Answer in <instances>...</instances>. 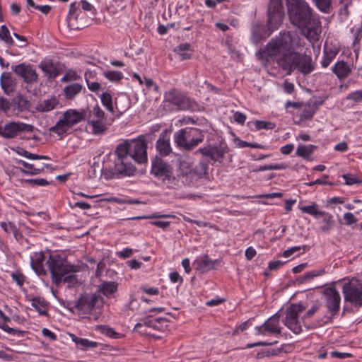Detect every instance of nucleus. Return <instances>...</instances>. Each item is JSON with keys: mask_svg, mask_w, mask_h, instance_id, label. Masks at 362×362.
Returning <instances> with one entry per match:
<instances>
[{"mask_svg": "<svg viewBox=\"0 0 362 362\" xmlns=\"http://www.w3.org/2000/svg\"><path fill=\"white\" fill-rule=\"evenodd\" d=\"M12 69L18 76L23 78L25 83H34L37 81L38 76L31 65L22 63Z\"/></svg>", "mask_w": 362, "mask_h": 362, "instance_id": "nucleus-15", "label": "nucleus"}, {"mask_svg": "<svg viewBox=\"0 0 362 362\" xmlns=\"http://www.w3.org/2000/svg\"><path fill=\"white\" fill-rule=\"evenodd\" d=\"M39 67L49 78H54L59 74V69L50 60H44L41 62L39 64Z\"/></svg>", "mask_w": 362, "mask_h": 362, "instance_id": "nucleus-24", "label": "nucleus"}, {"mask_svg": "<svg viewBox=\"0 0 362 362\" xmlns=\"http://www.w3.org/2000/svg\"><path fill=\"white\" fill-rule=\"evenodd\" d=\"M182 60H185L191 58L192 52L190 51V45L188 43L181 44L175 49Z\"/></svg>", "mask_w": 362, "mask_h": 362, "instance_id": "nucleus-38", "label": "nucleus"}, {"mask_svg": "<svg viewBox=\"0 0 362 362\" xmlns=\"http://www.w3.org/2000/svg\"><path fill=\"white\" fill-rule=\"evenodd\" d=\"M302 46L300 37L295 32H281L273 38L264 49L259 50L256 56L264 60L267 56L276 57L277 64L285 71L290 73L297 69L303 74H308L313 70L311 57L293 51L294 47Z\"/></svg>", "mask_w": 362, "mask_h": 362, "instance_id": "nucleus-1", "label": "nucleus"}, {"mask_svg": "<svg viewBox=\"0 0 362 362\" xmlns=\"http://www.w3.org/2000/svg\"><path fill=\"white\" fill-rule=\"evenodd\" d=\"M208 171V163L200 161L194 165L189 158H180L177 161L176 175L171 179L172 189L181 188L182 186H194Z\"/></svg>", "mask_w": 362, "mask_h": 362, "instance_id": "nucleus-4", "label": "nucleus"}, {"mask_svg": "<svg viewBox=\"0 0 362 362\" xmlns=\"http://www.w3.org/2000/svg\"><path fill=\"white\" fill-rule=\"evenodd\" d=\"M46 264L50 272L52 282L58 286L62 282L63 276L69 273H76L80 271V267L72 265L59 255H49Z\"/></svg>", "mask_w": 362, "mask_h": 362, "instance_id": "nucleus-6", "label": "nucleus"}, {"mask_svg": "<svg viewBox=\"0 0 362 362\" xmlns=\"http://www.w3.org/2000/svg\"><path fill=\"white\" fill-rule=\"evenodd\" d=\"M310 248V247L308 245H304L303 246H295V247H292L286 250H285L284 252V257H289L290 256H291L293 254H294L295 252L299 251L300 249H303V251H307Z\"/></svg>", "mask_w": 362, "mask_h": 362, "instance_id": "nucleus-53", "label": "nucleus"}, {"mask_svg": "<svg viewBox=\"0 0 362 362\" xmlns=\"http://www.w3.org/2000/svg\"><path fill=\"white\" fill-rule=\"evenodd\" d=\"M62 281L66 283L69 288L74 287L79 284L77 276L74 273H69L63 276Z\"/></svg>", "mask_w": 362, "mask_h": 362, "instance_id": "nucleus-48", "label": "nucleus"}, {"mask_svg": "<svg viewBox=\"0 0 362 362\" xmlns=\"http://www.w3.org/2000/svg\"><path fill=\"white\" fill-rule=\"evenodd\" d=\"M173 137L178 148L191 151L204 141V133L197 128L185 127L176 132Z\"/></svg>", "mask_w": 362, "mask_h": 362, "instance_id": "nucleus-7", "label": "nucleus"}, {"mask_svg": "<svg viewBox=\"0 0 362 362\" xmlns=\"http://www.w3.org/2000/svg\"><path fill=\"white\" fill-rule=\"evenodd\" d=\"M130 107V101L124 94L119 95L115 100V107L122 115Z\"/></svg>", "mask_w": 362, "mask_h": 362, "instance_id": "nucleus-28", "label": "nucleus"}, {"mask_svg": "<svg viewBox=\"0 0 362 362\" xmlns=\"http://www.w3.org/2000/svg\"><path fill=\"white\" fill-rule=\"evenodd\" d=\"M299 209L302 212L312 215L315 218H318L323 212V211L318 210V206L315 203L311 205L300 206Z\"/></svg>", "mask_w": 362, "mask_h": 362, "instance_id": "nucleus-40", "label": "nucleus"}, {"mask_svg": "<svg viewBox=\"0 0 362 362\" xmlns=\"http://www.w3.org/2000/svg\"><path fill=\"white\" fill-rule=\"evenodd\" d=\"M269 32L266 35H263L261 34V26L259 25H253L252 27V31H251V40L255 44H258L261 42L263 39L266 38L267 37L269 36L272 32H271L270 30H269Z\"/></svg>", "mask_w": 362, "mask_h": 362, "instance_id": "nucleus-36", "label": "nucleus"}, {"mask_svg": "<svg viewBox=\"0 0 362 362\" xmlns=\"http://www.w3.org/2000/svg\"><path fill=\"white\" fill-rule=\"evenodd\" d=\"M107 119L105 117V112L99 107L98 105H96L93 107V114H92V119Z\"/></svg>", "mask_w": 362, "mask_h": 362, "instance_id": "nucleus-54", "label": "nucleus"}, {"mask_svg": "<svg viewBox=\"0 0 362 362\" xmlns=\"http://www.w3.org/2000/svg\"><path fill=\"white\" fill-rule=\"evenodd\" d=\"M16 163L23 165L25 168H19L18 169L24 174L29 175H36L42 173L45 168H48L49 164H44L39 168H35L33 164L28 163L23 160H18Z\"/></svg>", "mask_w": 362, "mask_h": 362, "instance_id": "nucleus-22", "label": "nucleus"}, {"mask_svg": "<svg viewBox=\"0 0 362 362\" xmlns=\"http://www.w3.org/2000/svg\"><path fill=\"white\" fill-rule=\"evenodd\" d=\"M0 84L4 93L6 95H10L14 92L16 87V79L11 76L9 72H4L1 74Z\"/></svg>", "mask_w": 362, "mask_h": 362, "instance_id": "nucleus-20", "label": "nucleus"}, {"mask_svg": "<svg viewBox=\"0 0 362 362\" xmlns=\"http://www.w3.org/2000/svg\"><path fill=\"white\" fill-rule=\"evenodd\" d=\"M342 177L346 184L349 185L360 182L359 179L352 174H344Z\"/></svg>", "mask_w": 362, "mask_h": 362, "instance_id": "nucleus-57", "label": "nucleus"}, {"mask_svg": "<svg viewBox=\"0 0 362 362\" xmlns=\"http://www.w3.org/2000/svg\"><path fill=\"white\" fill-rule=\"evenodd\" d=\"M304 310L305 307L300 303H293L286 309L284 325L294 334H299L302 331L298 317Z\"/></svg>", "mask_w": 362, "mask_h": 362, "instance_id": "nucleus-12", "label": "nucleus"}, {"mask_svg": "<svg viewBox=\"0 0 362 362\" xmlns=\"http://www.w3.org/2000/svg\"><path fill=\"white\" fill-rule=\"evenodd\" d=\"M337 54V52H336V51L333 52L331 49L329 51H328L325 48V51H324L323 59L322 61V66L325 68L327 67L329 65V64L331 63V62L333 60V59L335 57Z\"/></svg>", "mask_w": 362, "mask_h": 362, "instance_id": "nucleus-46", "label": "nucleus"}, {"mask_svg": "<svg viewBox=\"0 0 362 362\" xmlns=\"http://www.w3.org/2000/svg\"><path fill=\"white\" fill-rule=\"evenodd\" d=\"M91 300H92V308L96 304H98V306L100 307L99 313H100L101 308L103 307V303H104L103 299L102 298L99 297V296H98L95 293V294L92 295Z\"/></svg>", "mask_w": 362, "mask_h": 362, "instance_id": "nucleus-62", "label": "nucleus"}, {"mask_svg": "<svg viewBox=\"0 0 362 362\" xmlns=\"http://www.w3.org/2000/svg\"><path fill=\"white\" fill-rule=\"evenodd\" d=\"M156 148L160 154L168 156L171 152L170 141L165 139L159 138L156 141Z\"/></svg>", "mask_w": 362, "mask_h": 362, "instance_id": "nucleus-37", "label": "nucleus"}, {"mask_svg": "<svg viewBox=\"0 0 362 362\" xmlns=\"http://www.w3.org/2000/svg\"><path fill=\"white\" fill-rule=\"evenodd\" d=\"M147 143L144 136L136 139L125 140L118 144L113 153L114 165L110 172L104 171L103 160L93 163V174L94 177H103L105 180L113 176H131L134 174L136 168L134 163L142 164L147 162Z\"/></svg>", "mask_w": 362, "mask_h": 362, "instance_id": "nucleus-2", "label": "nucleus"}, {"mask_svg": "<svg viewBox=\"0 0 362 362\" xmlns=\"http://www.w3.org/2000/svg\"><path fill=\"white\" fill-rule=\"evenodd\" d=\"M110 126L107 119H92V134L103 135L106 133Z\"/></svg>", "mask_w": 362, "mask_h": 362, "instance_id": "nucleus-26", "label": "nucleus"}, {"mask_svg": "<svg viewBox=\"0 0 362 362\" xmlns=\"http://www.w3.org/2000/svg\"><path fill=\"white\" fill-rule=\"evenodd\" d=\"M153 327L152 329H156V330H161L163 327L162 323H167L168 321L164 318H156L153 319Z\"/></svg>", "mask_w": 362, "mask_h": 362, "instance_id": "nucleus-59", "label": "nucleus"}, {"mask_svg": "<svg viewBox=\"0 0 362 362\" xmlns=\"http://www.w3.org/2000/svg\"><path fill=\"white\" fill-rule=\"evenodd\" d=\"M58 104V100L55 97L40 101L35 107L39 112H47L54 110Z\"/></svg>", "mask_w": 362, "mask_h": 362, "instance_id": "nucleus-27", "label": "nucleus"}, {"mask_svg": "<svg viewBox=\"0 0 362 362\" xmlns=\"http://www.w3.org/2000/svg\"><path fill=\"white\" fill-rule=\"evenodd\" d=\"M320 304L315 303L313 304L311 308L307 311V313L303 316V318H310L312 316L314 315V314L319 310L320 308Z\"/></svg>", "mask_w": 362, "mask_h": 362, "instance_id": "nucleus-63", "label": "nucleus"}, {"mask_svg": "<svg viewBox=\"0 0 362 362\" xmlns=\"http://www.w3.org/2000/svg\"><path fill=\"white\" fill-rule=\"evenodd\" d=\"M254 124L257 130L273 129L275 127V124L274 123L263 120H256L254 122Z\"/></svg>", "mask_w": 362, "mask_h": 362, "instance_id": "nucleus-51", "label": "nucleus"}, {"mask_svg": "<svg viewBox=\"0 0 362 362\" xmlns=\"http://www.w3.org/2000/svg\"><path fill=\"white\" fill-rule=\"evenodd\" d=\"M69 14L74 16L76 20H78L80 17L82 18L83 13L80 8V4L77 2L71 3L69 6Z\"/></svg>", "mask_w": 362, "mask_h": 362, "instance_id": "nucleus-49", "label": "nucleus"}, {"mask_svg": "<svg viewBox=\"0 0 362 362\" xmlns=\"http://www.w3.org/2000/svg\"><path fill=\"white\" fill-rule=\"evenodd\" d=\"M98 96L101 100L103 105L106 108L107 110L113 113L114 112V106L112 104V97L109 93H102L101 94H98Z\"/></svg>", "mask_w": 362, "mask_h": 362, "instance_id": "nucleus-39", "label": "nucleus"}, {"mask_svg": "<svg viewBox=\"0 0 362 362\" xmlns=\"http://www.w3.org/2000/svg\"><path fill=\"white\" fill-rule=\"evenodd\" d=\"M45 255L42 252L35 253L33 257H30L31 267L37 275L46 274V271L43 267Z\"/></svg>", "mask_w": 362, "mask_h": 362, "instance_id": "nucleus-23", "label": "nucleus"}, {"mask_svg": "<svg viewBox=\"0 0 362 362\" xmlns=\"http://www.w3.org/2000/svg\"><path fill=\"white\" fill-rule=\"evenodd\" d=\"M11 109V102L7 98L0 97V110L6 113Z\"/></svg>", "mask_w": 362, "mask_h": 362, "instance_id": "nucleus-56", "label": "nucleus"}, {"mask_svg": "<svg viewBox=\"0 0 362 362\" xmlns=\"http://www.w3.org/2000/svg\"><path fill=\"white\" fill-rule=\"evenodd\" d=\"M316 146L313 144L309 145H299L296 150V155L305 159H308L310 155L316 149Z\"/></svg>", "mask_w": 362, "mask_h": 362, "instance_id": "nucleus-35", "label": "nucleus"}, {"mask_svg": "<svg viewBox=\"0 0 362 362\" xmlns=\"http://www.w3.org/2000/svg\"><path fill=\"white\" fill-rule=\"evenodd\" d=\"M332 71L340 79L347 77L351 72L349 65L344 61L338 62L333 66Z\"/></svg>", "mask_w": 362, "mask_h": 362, "instance_id": "nucleus-29", "label": "nucleus"}, {"mask_svg": "<svg viewBox=\"0 0 362 362\" xmlns=\"http://www.w3.org/2000/svg\"><path fill=\"white\" fill-rule=\"evenodd\" d=\"M344 218L345 220L346 224L347 225H352L356 223V222L358 221L356 217L352 213L350 212L345 213L344 215Z\"/></svg>", "mask_w": 362, "mask_h": 362, "instance_id": "nucleus-60", "label": "nucleus"}, {"mask_svg": "<svg viewBox=\"0 0 362 362\" xmlns=\"http://www.w3.org/2000/svg\"><path fill=\"white\" fill-rule=\"evenodd\" d=\"M316 8L322 13L328 14L332 10V0H311Z\"/></svg>", "mask_w": 362, "mask_h": 362, "instance_id": "nucleus-33", "label": "nucleus"}, {"mask_svg": "<svg viewBox=\"0 0 362 362\" xmlns=\"http://www.w3.org/2000/svg\"><path fill=\"white\" fill-rule=\"evenodd\" d=\"M288 15L291 24L301 30L309 41L318 40L321 22L317 13L305 0H288Z\"/></svg>", "mask_w": 362, "mask_h": 362, "instance_id": "nucleus-3", "label": "nucleus"}, {"mask_svg": "<svg viewBox=\"0 0 362 362\" xmlns=\"http://www.w3.org/2000/svg\"><path fill=\"white\" fill-rule=\"evenodd\" d=\"M0 38L5 41L7 44H13V41L10 35L8 28L5 25H1L0 30Z\"/></svg>", "mask_w": 362, "mask_h": 362, "instance_id": "nucleus-50", "label": "nucleus"}, {"mask_svg": "<svg viewBox=\"0 0 362 362\" xmlns=\"http://www.w3.org/2000/svg\"><path fill=\"white\" fill-rule=\"evenodd\" d=\"M118 284L115 281H103L98 287V292L107 298H111L117 291Z\"/></svg>", "mask_w": 362, "mask_h": 362, "instance_id": "nucleus-25", "label": "nucleus"}, {"mask_svg": "<svg viewBox=\"0 0 362 362\" xmlns=\"http://www.w3.org/2000/svg\"><path fill=\"white\" fill-rule=\"evenodd\" d=\"M153 320H144L141 322L137 323L134 328V332H139L142 334H146L151 337H154V334L148 332L147 328H152Z\"/></svg>", "mask_w": 362, "mask_h": 362, "instance_id": "nucleus-31", "label": "nucleus"}, {"mask_svg": "<svg viewBox=\"0 0 362 362\" xmlns=\"http://www.w3.org/2000/svg\"><path fill=\"white\" fill-rule=\"evenodd\" d=\"M315 115V110L311 106H308L305 107L300 115V118L302 119H310Z\"/></svg>", "mask_w": 362, "mask_h": 362, "instance_id": "nucleus-55", "label": "nucleus"}, {"mask_svg": "<svg viewBox=\"0 0 362 362\" xmlns=\"http://www.w3.org/2000/svg\"><path fill=\"white\" fill-rule=\"evenodd\" d=\"M352 4V0H340L339 5L341 8L339 11V14L343 18L346 19L349 16V7Z\"/></svg>", "mask_w": 362, "mask_h": 362, "instance_id": "nucleus-45", "label": "nucleus"}, {"mask_svg": "<svg viewBox=\"0 0 362 362\" xmlns=\"http://www.w3.org/2000/svg\"><path fill=\"white\" fill-rule=\"evenodd\" d=\"M32 306L41 315H47V303L44 298L40 297H35L32 299Z\"/></svg>", "mask_w": 362, "mask_h": 362, "instance_id": "nucleus-32", "label": "nucleus"}, {"mask_svg": "<svg viewBox=\"0 0 362 362\" xmlns=\"http://www.w3.org/2000/svg\"><path fill=\"white\" fill-rule=\"evenodd\" d=\"M151 173L168 188H172L171 179L173 178V168L163 159L156 157L151 163Z\"/></svg>", "mask_w": 362, "mask_h": 362, "instance_id": "nucleus-8", "label": "nucleus"}, {"mask_svg": "<svg viewBox=\"0 0 362 362\" xmlns=\"http://www.w3.org/2000/svg\"><path fill=\"white\" fill-rule=\"evenodd\" d=\"M75 309L81 318L89 319L90 313V298L88 295L82 296L76 302Z\"/></svg>", "mask_w": 362, "mask_h": 362, "instance_id": "nucleus-17", "label": "nucleus"}, {"mask_svg": "<svg viewBox=\"0 0 362 362\" xmlns=\"http://www.w3.org/2000/svg\"><path fill=\"white\" fill-rule=\"evenodd\" d=\"M104 76L112 82H117L123 78V74L118 71H107Z\"/></svg>", "mask_w": 362, "mask_h": 362, "instance_id": "nucleus-47", "label": "nucleus"}, {"mask_svg": "<svg viewBox=\"0 0 362 362\" xmlns=\"http://www.w3.org/2000/svg\"><path fill=\"white\" fill-rule=\"evenodd\" d=\"M69 128H71L70 126L63 117L56 123L54 126L49 129V131L58 135H63L67 132Z\"/></svg>", "mask_w": 362, "mask_h": 362, "instance_id": "nucleus-34", "label": "nucleus"}, {"mask_svg": "<svg viewBox=\"0 0 362 362\" xmlns=\"http://www.w3.org/2000/svg\"><path fill=\"white\" fill-rule=\"evenodd\" d=\"M197 152H199L204 156L209 157L214 161H221L227 153L226 148L222 145L208 146L200 148Z\"/></svg>", "mask_w": 362, "mask_h": 362, "instance_id": "nucleus-16", "label": "nucleus"}, {"mask_svg": "<svg viewBox=\"0 0 362 362\" xmlns=\"http://www.w3.org/2000/svg\"><path fill=\"white\" fill-rule=\"evenodd\" d=\"M347 99L351 100H353L354 102H357V103L361 102L362 101V90H357V91L350 93L347 96Z\"/></svg>", "mask_w": 362, "mask_h": 362, "instance_id": "nucleus-58", "label": "nucleus"}, {"mask_svg": "<svg viewBox=\"0 0 362 362\" xmlns=\"http://www.w3.org/2000/svg\"><path fill=\"white\" fill-rule=\"evenodd\" d=\"M69 336L71 340L75 342L76 346L81 349L84 350L90 347V341H89L88 339L78 337L71 333L69 334Z\"/></svg>", "mask_w": 362, "mask_h": 362, "instance_id": "nucleus-43", "label": "nucleus"}, {"mask_svg": "<svg viewBox=\"0 0 362 362\" xmlns=\"http://www.w3.org/2000/svg\"><path fill=\"white\" fill-rule=\"evenodd\" d=\"M95 330L110 338L116 339L118 337L119 334L117 333L112 328L106 325L95 326Z\"/></svg>", "mask_w": 362, "mask_h": 362, "instance_id": "nucleus-42", "label": "nucleus"}, {"mask_svg": "<svg viewBox=\"0 0 362 362\" xmlns=\"http://www.w3.org/2000/svg\"><path fill=\"white\" fill-rule=\"evenodd\" d=\"M30 106V101L21 94H18L11 100V108L14 114L28 111Z\"/></svg>", "mask_w": 362, "mask_h": 362, "instance_id": "nucleus-19", "label": "nucleus"}, {"mask_svg": "<svg viewBox=\"0 0 362 362\" xmlns=\"http://www.w3.org/2000/svg\"><path fill=\"white\" fill-rule=\"evenodd\" d=\"M235 122L240 124H243L246 120V115L240 112H235L233 115Z\"/></svg>", "mask_w": 362, "mask_h": 362, "instance_id": "nucleus-64", "label": "nucleus"}, {"mask_svg": "<svg viewBox=\"0 0 362 362\" xmlns=\"http://www.w3.org/2000/svg\"><path fill=\"white\" fill-rule=\"evenodd\" d=\"M280 315L279 313L273 315L263 325L255 327L256 335L279 334L281 332V328L279 326Z\"/></svg>", "mask_w": 362, "mask_h": 362, "instance_id": "nucleus-14", "label": "nucleus"}, {"mask_svg": "<svg viewBox=\"0 0 362 362\" xmlns=\"http://www.w3.org/2000/svg\"><path fill=\"white\" fill-rule=\"evenodd\" d=\"M284 16L281 0H270L268 6L267 28L271 32L276 30L282 23Z\"/></svg>", "mask_w": 362, "mask_h": 362, "instance_id": "nucleus-9", "label": "nucleus"}, {"mask_svg": "<svg viewBox=\"0 0 362 362\" xmlns=\"http://www.w3.org/2000/svg\"><path fill=\"white\" fill-rule=\"evenodd\" d=\"M218 260H212L206 255L198 257L194 262L195 269L201 273L207 272L215 268Z\"/></svg>", "mask_w": 362, "mask_h": 362, "instance_id": "nucleus-18", "label": "nucleus"}, {"mask_svg": "<svg viewBox=\"0 0 362 362\" xmlns=\"http://www.w3.org/2000/svg\"><path fill=\"white\" fill-rule=\"evenodd\" d=\"M344 300L357 307L362 306V282L350 281L342 288Z\"/></svg>", "mask_w": 362, "mask_h": 362, "instance_id": "nucleus-10", "label": "nucleus"}, {"mask_svg": "<svg viewBox=\"0 0 362 362\" xmlns=\"http://www.w3.org/2000/svg\"><path fill=\"white\" fill-rule=\"evenodd\" d=\"M11 277L18 285L23 286L25 281V276L21 273L13 272L11 274Z\"/></svg>", "mask_w": 362, "mask_h": 362, "instance_id": "nucleus-61", "label": "nucleus"}, {"mask_svg": "<svg viewBox=\"0 0 362 362\" xmlns=\"http://www.w3.org/2000/svg\"><path fill=\"white\" fill-rule=\"evenodd\" d=\"M164 108L170 111H199V104L176 88H172L164 94Z\"/></svg>", "mask_w": 362, "mask_h": 362, "instance_id": "nucleus-5", "label": "nucleus"}, {"mask_svg": "<svg viewBox=\"0 0 362 362\" xmlns=\"http://www.w3.org/2000/svg\"><path fill=\"white\" fill-rule=\"evenodd\" d=\"M35 127L32 124L20 122H10L3 127H0V135L6 139L16 137L21 132H33Z\"/></svg>", "mask_w": 362, "mask_h": 362, "instance_id": "nucleus-13", "label": "nucleus"}, {"mask_svg": "<svg viewBox=\"0 0 362 362\" xmlns=\"http://www.w3.org/2000/svg\"><path fill=\"white\" fill-rule=\"evenodd\" d=\"M320 216L322 217L323 225L320 228L321 232L324 233H327L330 230H332L334 225V220L333 216L326 211H324L321 214Z\"/></svg>", "mask_w": 362, "mask_h": 362, "instance_id": "nucleus-30", "label": "nucleus"}, {"mask_svg": "<svg viewBox=\"0 0 362 362\" xmlns=\"http://www.w3.org/2000/svg\"><path fill=\"white\" fill-rule=\"evenodd\" d=\"M324 273H325L324 269L313 270V271L308 272L304 274L301 276V279H302L301 281L304 282L308 280L313 279L315 277H317V276H319L323 274Z\"/></svg>", "mask_w": 362, "mask_h": 362, "instance_id": "nucleus-52", "label": "nucleus"}, {"mask_svg": "<svg viewBox=\"0 0 362 362\" xmlns=\"http://www.w3.org/2000/svg\"><path fill=\"white\" fill-rule=\"evenodd\" d=\"M86 112L84 110L77 111L76 110H69L63 114V117L67 122L70 127L83 121L86 118Z\"/></svg>", "mask_w": 362, "mask_h": 362, "instance_id": "nucleus-21", "label": "nucleus"}, {"mask_svg": "<svg viewBox=\"0 0 362 362\" xmlns=\"http://www.w3.org/2000/svg\"><path fill=\"white\" fill-rule=\"evenodd\" d=\"M17 153L19 155H21L26 158L31 159V160H49L50 159L49 157H48L47 156L32 153L23 148H19L17 151Z\"/></svg>", "mask_w": 362, "mask_h": 362, "instance_id": "nucleus-44", "label": "nucleus"}, {"mask_svg": "<svg viewBox=\"0 0 362 362\" xmlns=\"http://www.w3.org/2000/svg\"><path fill=\"white\" fill-rule=\"evenodd\" d=\"M82 86L79 83H71L64 88V93L67 98H72L81 92Z\"/></svg>", "mask_w": 362, "mask_h": 362, "instance_id": "nucleus-41", "label": "nucleus"}, {"mask_svg": "<svg viewBox=\"0 0 362 362\" xmlns=\"http://www.w3.org/2000/svg\"><path fill=\"white\" fill-rule=\"evenodd\" d=\"M323 296L325 300V306L330 317H327L325 322L330 321L339 311L341 296L334 286H329L323 290Z\"/></svg>", "mask_w": 362, "mask_h": 362, "instance_id": "nucleus-11", "label": "nucleus"}]
</instances>
